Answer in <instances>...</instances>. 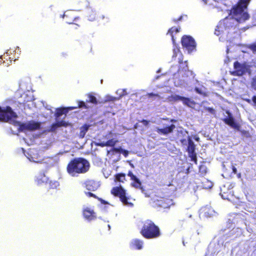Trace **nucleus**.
Here are the masks:
<instances>
[{"label":"nucleus","instance_id":"obj_18","mask_svg":"<svg viewBox=\"0 0 256 256\" xmlns=\"http://www.w3.org/2000/svg\"><path fill=\"white\" fill-rule=\"evenodd\" d=\"M24 154L30 162H39L41 160V158L38 157V154H34L32 150H30V152H26V154Z\"/></svg>","mask_w":256,"mask_h":256},{"label":"nucleus","instance_id":"obj_4","mask_svg":"<svg viewBox=\"0 0 256 256\" xmlns=\"http://www.w3.org/2000/svg\"><path fill=\"white\" fill-rule=\"evenodd\" d=\"M180 142L182 146H187L186 150L188 152V155L192 161L194 162L195 164H197V156L195 152L196 145L192 140L190 136H186V138L180 139Z\"/></svg>","mask_w":256,"mask_h":256},{"label":"nucleus","instance_id":"obj_14","mask_svg":"<svg viewBox=\"0 0 256 256\" xmlns=\"http://www.w3.org/2000/svg\"><path fill=\"white\" fill-rule=\"evenodd\" d=\"M181 100L183 104H186L189 107H194L196 104V102L191 100L190 98L183 97V96H180L177 95V100Z\"/></svg>","mask_w":256,"mask_h":256},{"label":"nucleus","instance_id":"obj_55","mask_svg":"<svg viewBox=\"0 0 256 256\" xmlns=\"http://www.w3.org/2000/svg\"><path fill=\"white\" fill-rule=\"evenodd\" d=\"M117 92L120 96V94H122V92H120L119 91V90H118L117 91Z\"/></svg>","mask_w":256,"mask_h":256},{"label":"nucleus","instance_id":"obj_51","mask_svg":"<svg viewBox=\"0 0 256 256\" xmlns=\"http://www.w3.org/2000/svg\"><path fill=\"white\" fill-rule=\"evenodd\" d=\"M160 76H156L155 77V78H154V80H156L158 79V78H160Z\"/></svg>","mask_w":256,"mask_h":256},{"label":"nucleus","instance_id":"obj_64","mask_svg":"<svg viewBox=\"0 0 256 256\" xmlns=\"http://www.w3.org/2000/svg\"><path fill=\"white\" fill-rule=\"evenodd\" d=\"M108 227L109 230H110V225H108Z\"/></svg>","mask_w":256,"mask_h":256},{"label":"nucleus","instance_id":"obj_52","mask_svg":"<svg viewBox=\"0 0 256 256\" xmlns=\"http://www.w3.org/2000/svg\"><path fill=\"white\" fill-rule=\"evenodd\" d=\"M195 140H196L198 142V140H200V138H198V136H196V138H195Z\"/></svg>","mask_w":256,"mask_h":256},{"label":"nucleus","instance_id":"obj_33","mask_svg":"<svg viewBox=\"0 0 256 256\" xmlns=\"http://www.w3.org/2000/svg\"><path fill=\"white\" fill-rule=\"evenodd\" d=\"M125 174H120L116 176V180L117 181L120 182H123L124 180H125Z\"/></svg>","mask_w":256,"mask_h":256},{"label":"nucleus","instance_id":"obj_43","mask_svg":"<svg viewBox=\"0 0 256 256\" xmlns=\"http://www.w3.org/2000/svg\"><path fill=\"white\" fill-rule=\"evenodd\" d=\"M120 152L122 154L125 156H126L128 154V150L123 149L120 150Z\"/></svg>","mask_w":256,"mask_h":256},{"label":"nucleus","instance_id":"obj_26","mask_svg":"<svg viewBox=\"0 0 256 256\" xmlns=\"http://www.w3.org/2000/svg\"><path fill=\"white\" fill-rule=\"evenodd\" d=\"M89 126L88 125H84L80 128L79 136L80 138H83L86 135V134L88 130Z\"/></svg>","mask_w":256,"mask_h":256},{"label":"nucleus","instance_id":"obj_49","mask_svg":"<svg viewBox=\"0 0 256 256\" xmlns=\"http://www.w3.org/2000/svg\"><path fill=\"white\" fill-rule=\"evenodd\" d=\"M173 52H174V55H173V58L174 56V55L176 54V48H174L173 49Z\"/></svg>","mask_w":256,"mask_h":256},{"label":"nucleus","instance_id":"obj_53","mask_svg":"<svg viewBox=\"0 0 256 256\" xmlns=\"http://www.w3.org/2000/svg\"><path fill=\"white\" fill-rule=\"evenodd\" d=\"M100 18H102V20H104L105 18V16L104 15H102V16H100Z\"/></svg>","mask_w":256,"mask_h":256},{"label":"nucleus","instance_id":"obj_11","mask_svg":"<svg viewBox=\"0 0 256 256\" xmlns=\"http://www.w3.org/2000/svg\"><path fill=\"white\" fill-rule=\"evenodd\" d=\"M19 87L20 89L18 91L20 92V91L24 92V94L21 95V97H25L26 96H27V94H26L25 92L26 91L29 92L31 89L29 80L26 79L21 80L19 84Z\"/></svg>","mask_w":256,"mask_h":256},{"label":"nucleus","instance_id":"obj_7","mask_svg":"<svg viewBox=\"0 0 256 256\" xmlns=\"http://www.w3.org/2000/svg\"><path fill=\"white\" fill-rule=\"evenodd\" d=\"M112 193L116 196H118L124 204L130 206H133L132 202L128 201V198L126 196L125 190L122 187L120 186L113 188L112 190Z\"/></svg>","mask_w":256,"mask_h":256},{"label":"nucleus","instance_id":"obj_45","mask_svg":"<svg viewBox=\"0 0 256 256\" xmlns=\"http://www.w3.org/2000/svg\"><path fill=\"white\" fill-rule=\"evenodd\" d=\"M119 91L122 92V94H120V96L128 94L126 90H120Z\"/></svg>","mask_w":256,"mask_h":256},{"label":"nucleus","instance_id":"obj_56","mask_svg":"<svg viewBox=\"0 0 256 256\" xmlns=\"http://www.w3.org/2000/svg\"><path fill=\"white\" fill-rule=\"evenodd\" d=\"M32 100V98H28V100H24V102H26V101L28 102V101H30V100Z\"/></svg>","mask_w":256,"mask_h":256},{"label":"nucleus","instance_id":"obj_60","mask_svg":"<svg viewBox=\"0 0 256 256\" xmlns=\"http://www.w3.org/2000/svg\"><path fill=\"white\" fill-rule=\"evenodd\" d=\"M160 71H161V69L160 68V69H159V70L157 71V72H157V73H159V72H160Z\"/></svg>","mask_w":256,"mask_h":256},{"label":"nucleus","instance_id":"obj_47","mask_svg":"<svg viewBox=\"0 0 256 256\" xmlns=\"http://www.w3.org/2000/svg\"><path fill=\"white\" fill-rule=\"evenodd\" d=\"M14 52L16 53H18V52H20L19 48L17 47V48L16 49V50H14Z\"/></svg>","mask_w":256,"mask_h":256},{"label":"nucleus","instance_id":"obj_37","mask_svg":"<svg viewBox=\"0 0 256 256\" xmlns=\"http://www.w3.org/2000/svg\"><path fill=\"white\" fill-rule=\"evenodd\" d=\"M96 13L94 11L92 10V14L88 16V20L90 21H94L96 19Z\"/></svg>","mask_w":256,"mask_h":256},{"label":"nucleus","instance_id":"obj_32","mask_svg":"<svg viewBox=\"0 0 256 256\" xmlns=\"http://www.w3.org/2000/svg\"><path fill=\"white\" fill-rule=\"evenodd\" d=\"M148 97L149 98H153V100L156 99H160L163 98L164 97L161 96L158 94H153V93H150L148 94Z\"/></svg>","mask_w":256,"mask_h":256},{"label":"nucleus","instance_id":"obj_3","mask_svg":"<svg viewBox=\"0 0 256 256\" xmlns=\"http://www.w3.org/2000/svg\"><path fill=\"white\" fill-rule=\"evenodd\" d=\"M140 234L144 237L148 239L157 238L160 236L159 228L152 220H148L144 222Z\"/></svg>","mask_w":256,"mask_h":256},{"label":"nucleus","instance_id":"obj_42","mask_svg":"<svg viewBox=\"0 0 256 256\" xmlns=\"http://www.w3.org/2000/svg\"><path fill=\"white\" fill-rule=\"evenodd\" d=\"M32 137H33V138H34V136H32ZM30 142H26V140H27V139H26V138H24V140L25 142H26V143H27L28 145H31V144H33V142H34V138H33L32 139L31 138H30Z\"/></svg>","mask_w":256,"mask_h":256},{"label":"nucleus","instance_id":"obj_2","mask_svg":"<svg viewBox=\"0 0 256 256\" xmlns=\"http://www.w3.org/2000/svg\"><path fill=\"white\" fill-rule=\"evenodd\" d=\"M90 164L88 160L82 158H75L70 161L67 166V172L72 176H77L80 174H84L88 171Z\"/></svg>","mask_w":256,"mask_h":256},{"label":"nucleus","instance_id":"obj_62","mask_svg":"<svg viewBox=\"0 0 256 256\" xmlns=\"http://www.w3.org/2000/svg\"><path fill=\"white\" fill-rule=\"evenodd\" d=\"M46 108H47L48 110H50L52 111V110H51V109H50V108H48V107H46Z\"/></svg>","mask_w":256,"mask_h":256},{"label":"nucleus","instance_id":"obj_34","mask_svg":"<svg viewBox=\"0 0 256 256\" xmlns=\"http://www.w3.org/2000/svg\"><path fill=\"white\" fill-rule=\"evenodd\" d=\"M250 86L255 91H256V75L254 76L251 79Z\"/></svg>","mask_w":256,"mask_h":256},{"label":"nucleus","instance_id":"obj_28","mask_svg":"<svg viewBox=\"0 0 256 256\" xmlns=\"http://www.w3.org/2000/svg\"><path fill=\"white\" fill-rule=\"evenodd\" d=\"M116 142H117V140H116L115 139L112 138V139L106 141V142H102V146H114L116 144Z\"/></svg>","mask_w":256,"mask_h":256},{"label":"nucleus","instance_id":"obj_46","mask_svg":"<svg viewBox=\"0 0 256 256\" xmlns=\"http://www.w3.org/2000/svg\"><path fill=\"white\" fill-rule=\"evenodd\" d=\"M142 122L143 124L144 125L146 126L148 124V122L146 120H142Z\"/></svg>","mask_w":256,"mask_h":256},{"label":"nucleus","instance_id":"obj_31","mask_svg":"<svg viewBox=\"0 0 256 256\" xmlns=\"http://www.w3.org/2000/svg\"><path fill=\"white\" fill-rule=\"evenodd\" d=\"M244 100L250 103V104H252L254 106L256 107V95H254L252 100H250V98H245Z\"/></svg>","mask_w":256,"mask_h":256},{"label":"nucleus","instance_id":"obj_50","mask_svg":"<svg viewBox=\"0 0 256 256\" xmlns=\"http://www.w3.org/2000/svg\"><path fill=\"white\" fill-rule=\"evenodd\" d=\"M208 109L210 111H213L214 110V109L212 108H208Z\"/></svg>","mask_w":256,"mask_h":256},{"label":"nucleus","instance_id":"obj_61","mask_svg":"<svg viewBox=\"0 0 256 256\" xmlns=\"http://www.w3.org/2000/svg\"><path fill=\"white\" fill-rule=\"evenodd\" d=\"M108 18H106V22H108Z\"/></svg>","mask_w":256,"mask_h":256},{"label":"nucleus","instance_id":"obj_8","mask_svg":"<svg viewBox=\"0 0 256 256\" xmlns=\"http://www.w3.org/2000/svg\"><path fill=\"white\" fill-rule=\"evenodd\" d=\"M223 172L226 178L234 176V174L237 173L236 168L235 167L234 164L231 163L230 165L223 164Z\"/></svg>","mask_w":256,"mask_h":256},{"label":"nucleus","instance_id":"obj_48","mask_svg":"<svg viewBox=\"0 0 256 256\" xmlns=\"http://www.w3.org/2000/svg\"><path fill=\"white\" fill-rule=\"evenodd\" d=\"M6 54L8 55L10 54H12V50H8L6 52Z\"/></svg>","mask_w":256,"mask_h":256},{"label":"nucleus","instance_id":"obj_23","mask_svg":"<svg viewBox=\"0 0 256 256\" xmlns=\"http://www.w3.org/2000/svg\"><path fill=\"white\" fill-rule=\"evenodd\" d=\"M48 180V178L44 174H40L36 178V181L38 184H41L42 183L46 182Z\"/></svg>","mask_w":256,"mask_h":256},{"label":"nucleus","instance_id":"obj_24","mask_svg":"<svg viewBox=\"0 0 256 256\" xmlns=\"http://www.w3.org/2000/svg\"><path fill=\"white\" fill-rule=\"evenodd\" d=\"M88 100H86V102H91L93 104H97L98 103H101L102 102H100L99 100H98L95 96H94L92 94H88Z\"/></svg>","mask_w":256,"mask_h":256},{"label":"nucleus","instance_id":"obj_35","mask_svg":"<svg viewBox=\"0 0 256 256\" xmlns=\"http://www.w3.org/2000/svg\"><path fill=\"white\" fill-rule=\"evenodd\" d=\"M194 91L198 94L202 95L203 96H208L206 92H204V91L202 90L201 88H198V87H195Z\"/></svg>","mask_w":256,"mask_h":256},{"label":"nucleus","instance_id":"obj_57","mask_svg":"<svg viewBox=\"0 0 256 256\" xmlns=\"http://www.w3.org/2000/svg\"><path fill=\"white\" fill-rule=\"evenodd\" d=\"M182 20V16H180V17H179V18L178 19H177V21H178V20L179 21H180V20Z\"/></svg>","mask_w":256,"mask_h":256},{"label":"nucleus","instance_id":"obj_21","mask_svg":"<svg viewBox=\"0 0 256 256\" xmlns=\"http://www.w3.org/2000/svg\"><path fill=\"white\" fill-rule=\"evenodd\" d=\"M212 186V182L211 180H208V179H206V178H204L201 182V186L203 188H211Z\"/></svg>","mask_w":256,"mask_h":256},{"label":"nucleus","instance_id":"obj_36","mask_svg":"<svg viewBox=\"0 0 256 256\" xmlns=\"http://www.w3.org/2000/svg\"><path fill=\"white\" fill-rule=\"evenodd\" d=\"M59 186V182L56 180L50 181V186L52 188H56Z\"/></svg>","mask_w":256,"mask_h":256},{"label":"nucleus","instance_id":"obj_5","mask_svg":"<svg viewBox=\"0 0 256 256\" xmlns=\"http://www.w3.org/2000/svg\"><path fill=\"white\" fill-rule=\"evenodd\" d=\"M230 14L235 18L238 21H245L248 20L250 16L248 12H242V6L240 3V0H239L236 5L234 6L233 8L230 10Z\"/></svg>","mask_w":256,"mask_h":256},{"label":"nucleus","instance_id":"obj_15","mask_svg":"<svg viewBox=\"0 0 256 256\" xmlns=\"http://www.w3.org/2000/svg\"><path fill=\"white\" fill-rule=\"evenodd\" d=\"M76 108V107H68V108H56V112L54 114L56 117V120L58 118V120H60V118L62 116L63 114H64L66 116L69 110H72Z\"/></svg>","mask_w":256,"mask_h":256},{"label":"nucleus","instance_id":"obj_22","mask_svg":"<svg viewBox=\"0 0 256 256\" xmlns=\"http://www.w3.org/2000/svg\"><path fill=\"white\" fill-rule=\"evenodd\" d=\"M174 128V126L172 125L170 126H168L163 128H158L157 132L161 134H168Z\"/></svg>","mask_w":256,"mask_h":256},{"label":"nucleus","instance_id":"obj_12","mask_svg":"<svg viewBox=\"0 0 256 256\" xmlns=\"http://www.w3.org/2000/svg\"><path fill=\"white\" fill-rule=\"evenodd\" d=\"M144 242L138 238L132 239L130 243V247L132 250H140L142 249Z\"/></svg>","mask_w":256,"mask_h":256},{"label":"nucleus","instance_id":"obj_30","mask_svg":"<svg viewBox=\"0 0 256 256\" xmlns=\"http://www.w3.org/2000/svg\"><path fill=\"white\" fill-rule=\"evenodd\" d=\"M250 0H240V3H241L242 6V12H245L244 9L247 8Z\"/></svg>","mask_w":256,"mask_h":256},{"label":"nucleus","instance_id":"obj_38","mask_svg":"<svg viewBox=\"0 0 256 256\" xmlns=\"http://www.w3.org/2000/svg\"><path fill=\"white\" fill-rule=\"evenodd\" d=\"M78 108H88V107L86 104L85 102L83 101H79L78 102Z\"/></svg>","mask_w":256,"mask_h":256},{"label":"nucleus","instance_id":"obj_63","mask_svg":"<svg viewBox=\"0 0 256 256\" xmlns=\"http://www.w3.org/2000/svg\"><path fill=\"white\" fill-rule=\"evenodd\" d=\"M67 23L70 24H72V22H67Z\"/></svg>","mask_w":256,"mask_h":256},{"label":"nucleus","instance_id":"obj_6","mask_svg":"<svg viewBox=\"0 0 256 256\" xmlns=\"http://www.w3.org/2000/svg\"><path fill=\"white\" fill-rule=\"evenodd\" d=\"M181 44L183 48H185L188 52H192L196 50V42L190 35H184L181 38Z\"/></svg>","mask_w":256,"mask_h":256},{"label":"nucleus","instance_id":"obj_41","mask_svg":"<svg viewBox=\"0 0 256 256\" xmlns=\"http://www.w3.org/2000/svg\"><path fill=\"white\" fill-rule=\"evenodd\" d=\"M116 100V98L112 97L110 96H108L106 97V99L105 100V102L106 101H114Z\"/></svg>","mask_w":256,"mask_h":256},{"label":"nucleus","instance_id":"obj_58","mask_svg":"<svg viewBox=\"0 0 256 256\" xmlns=\"http://www.w3.org/2000/svg\"><path fill=\"white\" fill-rule=\"evenodd\" d=\"M180 28L177 27V32H180Z\"/></svg>","mask_w":256,"mask_h":256},{"label":"nucleus","instance_id":"obj_16","mask_svg":"<svg viewBox=\"0 0 256 256\" xmlns=\"http://www.w3.org/2000/svg\"><path fill=\"white\" fill-rule=\"evenodd\" d=\"M85 184L86 188L90 191L96 190L100 186L99 182L94 180H87Z\"/></svg>","mask_w":256,"mask_h":256},{"label":"nucleus","instance_id":"obj_9","mask_svg":"<svg viewBox=\"0 0 256 256\" xmlns=\"http://www.w3.org/2000/svg\"><path fill=\"white\" fill-rule=\"evenodd\" d=\"M233 72H231L233 76H242L246 72V67L244 64H242L238 61H236L234 63Z\"/></svg>","mask_w":256,"mask_h":256},{"label":"nucleus","instance_id":"obj_20","mask_svg":"<svg viewBox=\"0 0 256 256\" xmlns=\"http://www.w3.org/2000/svg\"><path fill=\"white\" fill-rule=\"evenodd\" d=\"M178 62L180 63V66H178V72L179 73V74H180L182 72H186L188 70V66L186 61L184 62L182 60H179Z\"/></svg>","mask_w":256,"mask_h":256},{"label":"nucleus","instance_id":"obj_10","mask_svg":"<svg viewBox=\"0 0 256 256\" xmlns=\"http://www.w3.org/2000/svg\"><path fill=\"white\" fill-rule=\"evenodd\" d=\"M228 116L224 118V119H223V121H224L225 124H228L232 128L236 129V130H240V124L236 122L234 117L231 114V113L228 112Z\"/></svg>","mask_w":256,"mask_h":256},{"label":"nucleus","instance_id":"obj_40","mask_svg":"<svg viewBox=\"0 0 256 256\" xmlns=\"http://www.w3.org/2000/svg\"><path fill=\"white\" fill-rule=\"evenodd\" d=\"M128 176L130 178L131 180H134L136 178H138L136 176H134L132 172H129L128 173Z\"/></svg>","mask_w":256,"mask_h":256},{"label":"nucleus","instance_id":"obj_39","mask_svg":"<svg viewBox=\"0 0 256 256\" xmlns=\"http://www.w3.org/2000/svg\"><path fill=\"white\" fill-rule=\"evenodd\" d=\"M248 48L254 52H256V43H252L248 46Z\"/></svg>","mask_w":256,"mask_h":256},{"label":"nucleus","instance_id":"obj_19","mask_svg":"<svg viewBox=\"0 0 256 256\" xmlns=\"http://www.w3.org/2000/svg\"><path fill=\"white\" fill-rule=\"evenodd\" d=\"M68 126V123L64 120H56V122L53 124L51 126V130L52 132H54L60 126Z\"/></svg>","mask_w":256,"mask_h":256},{"label":"nucleus","instance_id":"obj_13","mask_svg":"<svg viewBox=\"0 0 256 256\" xmlns=\"http://www.w3.org/2000/svg\"><path fill=\"white\" fill-rule=\"evenodd\" d=\"M83 215L84 218L88 221L94 220L96 217L95 212L88 207L83 208Z\"/></svg>","mask_w":256,"mask_h":256},{"label":"nucleus","instance_id":"obj_25","mask_svg":"<svg viewBox=\"0 0 256 256\" xmlns=\"http://www.w3.org/2000/svg\"><path fill=\"white\" fill-rule=\"evenodd\" d=\"M176 34V27H172L170 28L167 32L166 34L167 36L170 35V37L172 38V40L173 42V44L174 46H175V40L174 38V36Z\"/></svg>","mask_w":256,"mask_h":256},{"label":"nucleus","instance_id":"obj_54","mask_svg":"<svg viewBox=\"0 0 256 256\" xmlns=\"http://www.w3.org/2000/svg\"><path fill=\"white\" fill-rule=\"evenodd\" d=\"M237 176L238 177V178H240V177H241V174H237Z\"/></svg>","mask_w":256,"mask_h":256},{"label":"nucleus","instance_id":"obj_1","mask_svg":"<svg viewBox=\"0 0 256 256\" xmlns=\"http://www.w3.org/2000/svg\"><path fill=\"white\" fill-rule=\"evenodd\" d=\"M17 115L10 106L2 108L0 106V121L8 122L13 124L18 128V130H26L32 132L36 130H40L41 123L34 120L28 121L25 123L21 124L16 121Z\"/></svg>","mask_w":256,"mask_h":256},{"label":"nucleus","instance_id":"obj_44","mask_svg":"<svg viewBox=\"0 0 256 256\" xmlns=\"http://www.w3.org/2000/svg\"><path fill=\"white\" fill-rule=\"evenodd\" d=\"M85 194L86 196H88L89 197L93 196L96 198V196L90 192H86Z\"/></svg>","mask_w":256,"mask_h":256},{"label":"nucleus","instance_id":"obj_59","mask_svg":"<svg viewBox=\"0 0 256 256\" xmlns=\"http://www.w3.org/2000/svg\"><path fill=\"white\" fill-rule=\"evenodd\" d=\"M66 16V14H64L62 16V18H64V16Z\"/></svg>","mask_w":256,"mask_h":256},{"label":"nucleus","instance_id":"obj_27","mask_svg":"<svg viewBox=\"0 0 256 256\" xmlns=\"http://www.w3.org/2000/svg\"><path fill=\"white\" fill-rule=\"evenodd\" d=\"M132 181L133 182L132 183V186L137 188H140V190H142V191L144 190L142 188L141 186V182L138 178H136V179Z\"/></svg>","mask_w":256,"mask_h":256},{"label":"nucleus","instance_id":"obj_29","mask_svg":"<svg viewBox=\"0 0 256 256\" xmlns=\"http://www.w3.org/2000/svg\"><path fill=\"white\" fill-rule=\"evenodd\" d=\"M207 173V168L205 165H200L199 166L198 174L202 176H204Z\"/></svg>","mask_w":256,"mask_h":256},{"label":"nucleus","instance_id":"obj_17","mask_svg":"<svg viewBox=\"0 0 256 256\" xmlns=\"http://www.w3.org/2000/svg\"><path fill=\"white\" fill-rule=\"evenodd\" d=\"M154 202H156V206L163 208H167L172 204V200L169 199L162 198L156 201L154 200Z\"/></svg>","mask_w":256,"mask_h":256}]
</instances>
